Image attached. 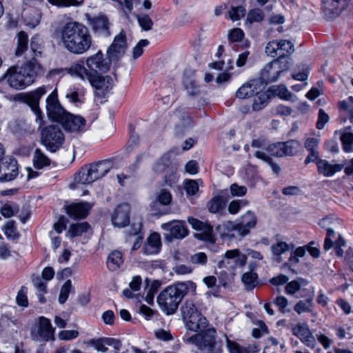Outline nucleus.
<instances>
[{
  "label": "nucleus",
  "mask_w": 353,
  "mask_h": 353,
  "mask_svg": "<svg viewBox=\"0 0 353 353\" xmlns=\"http://www.w3.org/2000/svg\"><path fill=\"white\" fill-rule=\"evenodd\" d=\"M63 127L70 132H83L85 131V119L81 117L68 113L61 121Z\"/></svg>",
  "instance_id": "nucleus-22"
},
{
  "label": "nucleus",
  "mask_w": 353,
  "mask_h": 353,
  "mask_svg": "<svg viewBox=\"0 0 353 353\" xmlns=\"http://www.w3.org/2000/svg\"><path fill=\"white\" fill-rule=\"evenodd\" d=\"M241 281L246 290H252L259 284L257 274L253 271L245 272L241 276Z\"/></svg>",
  "instance_id": "nucleus-39"
},
{
  "label": "nucleus",
  "mask_w": 353,
  "mask_h": 353,
  "mask_svg": "<svg viewBox=\"0 0 353 353\" xmlns=\"http://www.w3.org/2000/svg\"><path fill=\"white\" fill-rule=\"evenodd\" d=\"M111 61L110 59H105L102 52L99 50L95 54L86 59L88 73L107 72L110 68Z\"/></svg>",
  "instance_id": "nucleus-16"
},
{
  "label": "nucleus",
  "mask_w": 353,
  "mask_h": 353,
  "mask_svg": "<svg viewBox=\"0 0 353 353\" xmlns=\"http://www.w3.org/2000/svg\"><path fill=\"white\" fill-rule=\"evenodd\" d=\"M189 290H196V284L190 281L178 282L167 287L157 296L160 309L167 315L175 313Z\"/></svg>",
  "instance_id": "nucleus-2"
},
{
  "label": "nucleus",
  "mask_w": 353,
  "mask_h": 353,
  "mask_svg": "<svg viewBox=\"0 0 353 353\" xmlns=\"http://www.w3.org/2000/svg\"><path fill=\"white\" fill-rule=\"evenodd\" d=\"M292 334L298 337L302 343L309 347H314L315 338L310 332L306 323H298L290 325Z\"/></svg>",
  "instance_id": "nucleus-21"
},
{
  "label": "nucleus",
  "mask_w": 353,
  "mask_h": 353,
  "mask_svg": "<svg viewBox=\"0 0 353 353\" xmlns=\"http://www.w3.org/2000/svg\"><path fill=\"white\" fill-rule=\"evenodd\" d=\"M190 262L196 265H205L208 262V256L204 252H197L190 256Z\"/></svg>",
  "instance_id": "nucleus-53"
},
{
  "label": "nucleus",
  "mask_w": 353,
  "mask_h": 353,
  "mask_svg": "<svg viewBox=\"0 0 353 353\" xmlns=\"http://www.w3.org/2000/svg\"><path fill=\"white\" fill-rule=\"evenodd\" d=\"M330 117L323 109H320L318 114V120L316 122V128L321 130L324 128L325 125L329 121Z\"/></svg>",
  "instance_id": "nucleus-63"
},
{
  "label": "nucleus",
  "mask_w": 353,
  "mask_h": 353,
  "mask_svg": "<svg viewBox=\"0 0 353 353\" xmlns=\"http://www.w3.org/2000/svg\"><path fill=\"white\" fill-rule=\"evenodd\" d=\"M247 262V256L242 254L238 249L225 252L223 259L219 261V268L234 271L236 268L243 267Z\"/></svg>",
  "instance_id": "nucleus-11"
},
{
  "label": "nucleus",
  "mask_w": 353,
  "mask_h": 353,
  "mask_svg": "<svg viewBox=\"0 0 353 353\" xmlns=\"http://www.w3.org/2000/svg\"><path fill=\"white\" fill-rule=\"evenodd\" d=\"M270 250L274 260L278 263H281L282 261L281 254L290 250V245L286 242L279 241L275 244H272L270 246Z\"/></svg>",
  "instance_id": "nucleus-37"
},
{
  "label": "nucleus",
  "mask_w": 353,
  "mask_h": 353,
  "mask_svg": "<svg viewBox=\"0 0 353 353\" xmlns=\"http://www.w3.org/2000/svg\"><path fill=\"white\" fill-rule=\"evenodd\" d=\"M181 311L187 329L199 332L206 328L208 321L201 315L198 306L192 301L187 300L182 306Z\"/></svg>",
  "instance_id": "nucleus-6"
},
{
  "label": "nucleus",
  "mask_w": 353,
  "mask_h": 353,
  "mask_svg": "<svg viewBox=\"0 0 353 353\" xmlns=\"http://www.w3.org/2000/svg\"><path fill=\"white\" fill-rule=\"evenodd\" d=\"M186 339L188 343L194 344L203 353H223V343L216 340V332L213 327L200 330Z\"/></svg>",
  "instance_id": "nucleus-5"
},
{
  "label": "nucleus",
  "mask_w": 353,
  "mask_h": 353,
  "mask_svg": "<svg viewBox=\"0 0 353 353\" xmlns=\"http://www.w3.org/2000/svg\"><path fill=\"white\" fill-rule=\"evenodd\" d=\"M28 37L23 32H19L17 34V47L15 50V54L17 57L21 56L28 49Z\"/></svg>",
  "instance_id": "nucleus-44"
},
{
  "label": "nucleus",
  "mask_w": 353,
  "mask_h": 353,
  "mask_svg": "<svg viewBox=\"0 0 353 353\" xmlns=\"http://www.w3.org/2000/svg\"><path fill=\"white\" fill-rule=\"evenodd\" d=\"M90 208L91 205L88 203H73L67 207L66 212L72 219H84Z\"/></svg>",
  "instance_id": "nucleus-26"
},
{
  "label": "nucleus",
  "mask_w": 353,
  "mask_h": 353,
  "mask_svg": "<svg viewBox=\"0 0 353 353\" xmlns=\"http://www.w3.org/2000/svg\"><path fill=\"white\" fill-rule=\"evenodd\" d=\"M343 149L346 152L353 151V134L352 132H343L341 136Z\"/></svg>",
  "instance_id": "nucleus-50"
},
{
  "label": "nucleus",
  "mask_w": 353,
  "mask_h": 353,
  "mask_svg": "<svg viewBox=\"0 0 353 353\" xmlns=\"http://www.w3.org/2000/svg\"><path fill=\"white\" fill-rule=\"evenodd\" d=\"M300 143L296 140H290L285 142H278L269 144L266 150L268 152L276 157L285 156H293L297 148L300 147Z\"/></svg>",
  "instance_id": "nucleus-13"
},
{
  "label": "nucleus",
  "mask_w": 353,
  "mask_h": 353,
  "mask_svg": "<svg viewBox=\"0 0 353 353\" xmlns=\"http://www.w3.org/2000/svg\"><path fill=\"white\" fill-rule=\"evenodd\" d=\"M319 143V139L317 138L310 137L307 138L305 143L304 147L308 152L318 151V146Z\"/></svg>",
  "instance_id": "nucleus-64"
},
{
  "label": "nucleus",
  "mask_w": 353,
  "mask_h": 353,
  "mask_svg": "<svg viewBox=\"0 0 353 353\" xmlns=\"http://www.w3.org/2000/svg\"><path fill=\"white\" fill-rule=\"evenodd\" d=\"M41 70V65L36 59L32 58L21 66L10 68L5 74V79L11 88L23 90L34 81Z\"/></svg>",
  "instance_id": "nucleus-3"
},
{
  "label": "nucleus",
  "mask_w": 353,
  "mask_h": 353,
  "mask_svg": "<svg viewBox=\"0 0 353 353\" xmlns=\"http://www.w3.org/2000/svg\"><path fill=\"white\" fill-rule=\"evenodd\" d=\"M18 207L16 205H3L0 210L1 214L6 218H10L18 212Z\"/></svg>",
  "instance_id": "nucleus-61"
},
{
  "label": "nucleus",
  "mask_w": 353,
  "mask_h": 353,
  "mask_svg": "<svg viewBox=\"0 0 353 353\" xmlns=\"http://www.w3.org/2000/svg\"><path fill=\"white\" fill-rule=\"evenodd\" d=\"M90 228L87 222H82L76 224H72L68 231V234L70 238L81 236L86 232Z\"/></svg>",
  "instance_id": "nucleus-42"
},
{
  "label": "nucleus",
  "mask_w": 353,
  "mask_h": 353,
  "mask_svg": "<svg viewBox=\"0 0 353 353\" xmlns=\"http://www.w3.org/2000/svg\"><path fill=\"white\" fill-rule=\"evenodd\" d=\"M92 345L98 351L105 352L108 351L107 346H111L116 350H120L121 343L119 340L113 338H103L92 341Z\"/></svg>",
  "instance_id": "nucleus-29"
},
{
  "label": "nucleus",
  "mask_w": 353,
  "mask_h": 353,
  "mask_svg": "<svg viewBox=\"0 0 353 353\" xmlns=\"http://www.w3.org/2000/svg\"><path fill=\"white\" fill-rule=\"evenodd\" d=\"M30 49L35 57L41 56L42 54L43 47L41 40L37 37H33L30 42Z\"/></svg>",
  "instance_id": "nucleus-54"
},
{
  "label": "nucleus",
  "mask_w": 353,
  "mask_h": 353,
  "mask_svg": "<svg viewBox=\"0 0 353 353\" xmlns=\"http://www.w3.org/2000/svg\"><path fill=\"white\" fill-rule=\"evenodd\" d=\"M347 1L348 0H322L323 11L329 18H335L346 8Z\"/></svg>",
  "instance_id": "nucleus-24"
},
{
  "label": "nucleus",
  "mask_w": 353,
  "mask_h": 353,
  "mask_svg": "<svg viewBox=\"0 0 353 353\" xmlns=\"http://www.w3.org/2000/svg\"><path fill=\"white\" fill-rule=\"evenodd\" d=\"M341 224V220L333 215L323 218L319 221V225L325 229L334 228V230H336Z\"/></svg>",
  "instance_id": "nucleus-45"
},
{
  "label": "nucleus",
  "mask_w": 353,
  "mask_h": 353,
  "mask_svg": "<svg viewBox=\"0 0 353 353\" xmlns=\"http://www.w3.org/2000/svg\"><path fill=\"white\" fill-rule=\"evenodd\" d=\"M248 204V201L245 199H236L231 201L228 205V212L231 214H237L242 207Z\"/></svg>",
  "instance_id": "nucleus-52"
},
{
  "label": "nucleus",
  "mask_w": 353,
  "mask_h": 353,
  "mask_svg": "<svg viewBox=\"0 0 353 353\" xmlns=\"http://www.w3.org/2000/svg\"><path fill=\"white\" fill-rule=\"evenodd\" d=\"M33 163L35 168L41 169L45 166L49 165L50 160L40 149L37 148L33 157Z\"/></svg>",
  "instance_id": "nucleus-43"
},
{
  "label": "nucleus",
  "mask_w": 353,
  "mask_h": 353,
  "mask_svg": "<svg viewBox=\"0 0 353 353\" xmlns=\"http://www.w3.org/2000/svg\"><path fill=\"white\" fill-rule=\"evenodd\" d=\"M85 18L94 34L104 37H108L111 35V23L105 14L100 13L92 17L86 14Z\"/></svg>",
  "instance_id": "nucleus-10"
},
{
  "label": "nucleus",
  "mask_w": 353,
  "mask_h": 353,
  "mask_svg": "<svg viewBox=\"0 0 353 353\" xmlns=\"http://www.w3.org/2000/svg\"><path fill=\"white\" fill-rule=\"evenodd\" d=\"M123 263V254L121 252L115 250L112 252L107 260V266L110 271L118 270Z\"/></svg>",
  "instance_id": "nucleus-36"
},
{
  "label": "nucleus",
  "mask_w": 353,
  "mask_h": 353,
  "mask_svg": "<svg viewBox=\"0 0 353 353\" xmlns=\"http://www.w3.org/2000/svg\"><path fill=\"white\" fill-rule=\"evenodd\" d=\"M46 92L47 88L42 86L21 96L22 101L28 104L37 115L36 121L39 123V126L42 125L41 112L39 108V99Z\"/></svg>",
  "instance_id": "nucleus-12"
},
{
  "label": "nucleus",
  "mask_w": 353,
  "mask_h": 353,
  "mask_svg": "<svg viewBox=\"0 0 353 353\" xmlns=\"http://www.w3.org/2000/svg\"><path fill=\"white\" fill-rule=\"evenodd\" d=\"M46 110L50 118L59 122H61L63 117H65V116L68 113L59 103L55 90H54L46 99Z\"/></svg>",
  "instance_id": "nucleus-18"
},
{
  "label": "nucleus",
  "mask_w": 353,
  "mask_h": 353,
  "mask_svg": "<svg viewBox=\"0 0 353 353\" xmlns=\"http://www.w3.org/2000/svg\"><path fill=\"white\" fill-rule=\"evenodd\" d=\"M52 6H54L59 8H68L70 6L79 7L81 6L84 0H47Z\"/></svg>",
  "instance_id": "nucleus-47"
},
{
  "label": "nucleus",
  "mask_w": 353,
  "mask_h": 353,
  "mask_svg": "<svg viewBox=\"0 0 353 353\" xmlns=\"http://www.w3.org/2000/svg\"><path fill=\"white\" fill-rule=\"evenodd\" d=\"M316 165L319 174L327 177L333 176L343 168L342 164H331L324 159L317 161Z\"/></svg>",
  "instance_id": "nucleus-28"
},
{
  "label": "nucleus",
  "mask_w": 353,
  "mask_h": 353,
  "mask_svg": "<svg viewBox=\"0 0 353 353\" xmlns=\"http://www.w3.org/2000/svg\"><path fill=\"white\" fill-rule=\"evenodd\" d=\"M307 282L303 278H297L296 279L292 281L289 283L287 282L285 286V292L288 294H294L297 292L302 286H305Z\"/></svg>",
  "instance_id": "nucleus-46"
},
{
  "label": "nucleus",
  "mask_w": 353,
  "mask_h": 353,
  "mask_svg": "<svg viewBox=\"0 0 353 353\" xmlns=\"http://www.w3.org/2000/svg\"><path fill=\"white\" fill-rule=\"evenodd\" d=\"M257 222V218L255 214L251 212L248 211L243 216H241L239 224V235L244 236L247 235L251 228L255 227Z\"/></svg>",
  "instance_id": "nucleus-27"
},
{
  "label": "nucleus",
  "mask_w": 353,
  "mask_h": 353,
  "mask_svg": "<svg viewBox=\"0 0 353 353\" xmlns=\"http://www.w3.org/2000/svg\"><path fill=\"white\" fill-rule=\"evenodd\" d=\"M184 189L189 195H194L199 190L197 182L192 179H188L184 181Z\"/></svg>",
  "instance_id": "nucleus-57"
},
{
  "label": "nucleus",
  "mask_w": 353,
  "mask_h": 353,
  "mask_svg": "<svg viewBox=\"0 0 353 353\" xmlns=\"http://www.w3.org/2000/svg\"><path fill=\"white\" fill-rule=\"evenodd\" d=\"M65 141V135L59 125H50L41 130V143L51 152L59 150Z\"/></svg>",
  "instance_id": "nucleus-7"
},
{
  "label": "nucleus",
  "mask_w": 353,
  "mask_h": 353,
  "mask_svg": "<svg viewBox=\"0 0 353 353\" xmlns=\"http://www.w3.org/2000/svg\"><path fill=\"white\" fill-rule=\"evenodd\" d=\"M161 245V238L158 233L150 234L143 250L146 254H154L159 252Z\"/></svg>",
  "instance_id": "nucleus-30"
},
{
  "label": "nucleus",
  "mask_w": 353,
  "mask_h": 353,
  "mask_svg": "<svg viewBox=\"0 0 353 353\" xmlns=\"http://www.w3.org/2000/svg\"><path fill=\"white\" fill-rule=\"evenodd\" d=\"M188 221L193 229L199 232L194 234L196 239L212 243L215 242L212 226L206 222H203L193 217H188Z\"/></svg>",
  "instance_id": "nucleus-14"
},
{
  "label": "nucleus",
  "mask_w": 353,
  "mask_h": 353,
  "mask_svg": "<svg viewBox=\"0 0 353 353\" xmlns=\"http://www.w3.org/2000/svg\"><path fill=\"white\" fill-rule=\"evenodd\" d=\"M18 175V165L17 161L10 157L0 160V181H10Z\"/></svg>",
  "instance_id": "nucleus-17"
},
{
  "label": "nucleus",
  "mask_w": 353,
  "mask_h": 353,
  "mask_svg": "<svg viewBox=\"0 0 353 353\" xmlns=\"http://www.w3.org/2000/svg\"><path fill=\"white\" fill-rule=\"evenodd\" d=\"M172 201V195L169 191H167L165 190H162L157 195V201H153L151 205L150 208L152 211L154 212V214L157 215H162L164 214V212H162L161 210H159L157 208L159 203L163 205H169Z\"/></svg>",
  "instance_id": "nucleus-31"
},
{
  "label": "nucleus",
  "mask_w": 353,
  "mask_h": 353,
  "mask_svg": "<svg viewBox=\"0 0 353 353\" xmlns=\"http://www.w3.org/2000/svg\"><path fill=\"white\" fill-rule=\"evenodd\" d=\"M269 95L259 90V92L254 94L252 109L254 111H259L264 108L268 103Z\"/></svg>",
  "instance_id": "nucleus-38"
},
{
  "label": "nucleus",
  "mask_w": 353,
  "mask_h": 353,
  "mask_svg": "<svg viewBox=\"0 0 353 353\" xmlns=\"http://www.w3.org/2000/svg\"><path fill=\"white\" fill-rule=\"evenodd\" d=\"M73 290L72 281L67 280L62 285L59 296V302L63 304L68 299L70 292Z\"/></svg>",
  "instance_id": "nucleus-51"
},
{
  "label": "nucleus",
  "mask_w": 353,
  "mask_h": 353,
  "mask_svg": "<svg viewBox=\"0 0 353 353\" xmlns=\"http://www.w3.org/2000/svg\"><path fill=\"white\" fill-rule=\"evenodd\" d=\"M282 63V58L276 59L272 62L265 65L261 72V77L258 80L261 81L260 86L263 88L264 84L267 85L278 80L279 74L276 71V65L279 63Z\"/></svg>",
  "instance_id": "nucleus-23"
},
{
  "label": "nucleus",
  "mask_w": 353,
  "mask_h": 353,
  "mask_svg": "<svg viewBox=\"0 0 353 353\" xmlns=\"http://www.w3.org/2000/svg\"><path fill=\"white\" fill-rule=\"evenodd\" d=\"M263 19V13L260 9H253L250 10L247 16V21L250 23L254 22H260Z\"/></svg>",
  "instance_id": "nucleus-55"
},
{
  "label": "nucleus",
  "mask_w": 353,
  "mask_h": 353,
  "mask_svg": "<svg viewBox=\"0 0 353 353\" xmlns=\"http://www.w3.org/2000/svg\"><path fill=\"white\" fill-rule=\"evenodd\" d=\"M261 81L252 79L239 88L236 91V96L239 99H245L253 97L255 93L259 92V90H262L260 86Z\"/></svg>",
  "instance_id": "nucleus-25"
},
{
  "label": "nucleus",
  "mask_w": 353,
  "mask_h": 353,
  "mask_svg": "<svg viewBox=\"0 0 353 353\" xmlns=\"http://www.w3.org/2000/svg\"><path fill=\"white\" fill-rule=\"evenodd\" d=\"M349 101H343L339 103L340 108L346 111L350 119H353V99L350 97Z\"/></svg>",
  "instance_id": "nucleus-62"
},
{
  "label": "nucleus",
  "mask_w": 353,
  "mask_h": 353,
  "mask_svg": "<svg viewBox=\"0 0 353 353\" xmlns=\"http://www.w3.org/2000/svg\"><path fill=\"white\" fill-rule=\"evenodd\" d=\"M227 199L223 196H216L213 197L208 204V210L212 213L219 212L223 210L227 202Z\"/></svg>",
  "instance_id": "nucleus-41"
},
{
  "label": "nucleus",
  "mask_w": 353,
  "mask_h": 353,
  "mask_svg": "<svg viewBox=\"0 0 353 353\" xmlns=\"http://www.w3.org/2000/svg\"><path fill=\"white\" fill-rule=\"evenodd\" d=\"M327 232L326 237L324 242V250H329L333 246V240H335L336 232L334 228L325 229Z\"/></svg>",
  "instance_id": "nucleus-58"
},
{
  "label": "nucleus",
  "mask_w": 353,
  "mask_h": 353,
  "mask_svg": "<svg viewBox=\"0 0 353 353\" xmlns=\"http://www.w3.org/2000/svg\"><path fill=\"white\" fill-rule=\"evenodd\" d=\"M278 51L279 55H283V57H287L288 54H292L294 49V45L289 40L282 39L277 41Z\"/></svg>",
  "instance_id": "nucleus-48"
},
{
  "label": "nucleus",
  "mask_w": 353,
  "mask_h": 353,
  "mask_svg": "<svg viewBox=\"0 0 353 353\" xmlns=\"http://www.w3.org/2000/svg\"><path fill=\"white\" fill-rule=\"evenodd\" d=\"M74 180L81 184H90L97 181L90 165L82 168L76 174Z\"/></svg>",
  "instance_id": "nucleus-33"
},
{
  "label": "nucleus",
  "mask_w": 353,
  "mask_h": 353,
  "mask_svg": "<svg viewBox=\"0 0 353 353\" xmlns=\"http://www.w3.org/2000/svg\"><path fill=\"white\" fill-rule=\"evenodd\" d=\"M127 48V42L125 34L121 31L117 34L111 44L108 48L107 55L110 60H117L122 57Z\"/></svg>",
  "instance_id": "nucleus-19"
},
{
  "label": "nucleus",
  "mask_w": 353,
  "mask_h": 353,
  "mask_svg": "<svg viewBox=\"0 0 353 353\" xmlns=\"http://www.w3.org/2000/svg\"><path fill=\"white\" fill-rule=\"evenodd\" d=\"M130 205L123 203L117 206L112 214L111 221L114 227L119 228L127 226L130 223Z\"/></svg>",
  "instance_id": "nucleus-20"
},
{
  "label": "nucleus",
  "mask_w": 353,
  "mask_h": 353,
  "mask_svg": "<svg viewBox=\"0 0 353 353\" xmlns=\"http://www.w3.org/2000/svg\"><path fill=\"white\" fill-rule=\"evenodd\" d=\"M314 296L310 294L305 300L299 301L294 306V310L299 314L304 312H311L314 308Z\"/></svg>",
  "instance_id": "nucleus-35"
},
{
  "label": "nucleus",
  "mask_w": 353,
  "mask_h": 353,
  "mask_svg": "<svg viewBox=\"0 0 353 353\" xmlns=\"http://www.w3.org/2000/svg\"><path fill=\"white\" fill-rule=\"evenodd\" d=\"M161 228L165 232L164 236L168 240L183 239L188 234V230L183 221L174 220L163 223Z\"/></svg>",
  "instance_id": "nucleus-15"
},
{
  "label": "nucleus",
  "mask_w": 353,
  "mask_h": 353,
  "mask_svg": "<svg viewBox=\"0 0 353 353\" xmlns=\"http://www.w3.org/2000/svg\"><path fill=\"white\" fill-rule=\"evenodd\" d=\"M68 72L81 79H87L90 84L96 89V94L99 97H104L114 84L113 80L110 76H101L99 74L88 73V70L83 65V63H73L68 69Z\"/></svg>",
  "instance_id": "nucleus-4"
},
{
  "label": "nucleus",
  "mask_w": 353,
  "mask_h": 353,
  "mask_svg": "<svg viewBox=\"0 0 353 353\" xmlns=\"http://www.w3.org/2000/svg\"><path fill=\"white\" fill-rule=\"evenodd\" d=\"M138 22L143 30L148 31L152 29L153 22L148 14H141L137 17Z\"/></svg>",
  "instance_id": "nucleus-56"
},
{
  "label": "nucleus",
  "mask_w": 353,
  "mask_h": 353,
  "mask_svg": "<svg viewBox=\"0 0 353 353\" xmlns=\"http://www.w3.org/2000/svg\"><path fill=\"white\" fill-rule=\"evenodd\" d=\"M246 9L244 6H231L228 12V18L232 21H238L245 15Z\"/></svg>",
  "instance_id": "nucleus-49"
},
{
  "label": "nucleus",
  "mask_w": 353,
  "mask_h": 353,
  "mask_svg": "<svg viewBox=\"0 0 353 353\" xmlns=\"http://www.w3.org/2000/svg\"><path fill=\"white\" fill-rule=\"evenodd\" d=\"M32 281L34 286L37 288L38 293V298L41 303H45L46 300L44 297V294L47 292L46 283L42 281L39 275H32Z\"/></svg>",
  "instance_id": "nucleus-40"
},
{
  "label": "nucleus",
  "mask_w": 353,
  "mask_h": 353,
  "mask_svg": "<svg viewBox=\"0 0 353 353\" xmlns=\"http://www.w3.org/2000/svg\"><path fill=\"white\" fill-rule=\"evenodd\" d=\"M272 92V94L279 97L280 99L285 101H296L297 98L293 95L287 88L285 85H279L276 86H272L269 89Z\"/></svg>",
  "instance_id": "nucleus-34"
},
{
  "label": "nucleus",
  "mask_w": 353,
  "mask_h": 353,
  "mask_svg": "<svg viewBox=\"0 0 353 353\" xmlns=\"http://www.w3.org/2000/svg\"><path fill=\"white\" fill-rule=\"evenodd\" d=\"M154 170L157 173L165 174V181L168 185L171 186L176 183L178 165L174 159L172 158V154L166 153L163 154L155 163Z\"/></svg>",
  "instance_id": "nucleus-8"
},
{
  "label": "nucleus",
  "mask_w": 353,
  "mask_h": 353,
  "mask_svg": "<svg viewBox=\"0 0 353 353\" xmlns=\"http://www.w3.org/2000/svg\"><path fill=\"white\" fill-rule=\"evenodd\" d=\"M32 340L39 342L54 339V329L52 327L50 319L40 316L32 325L30 332Z\"/></svg>",
  "instance_id": "nucleus-9"
},
{
  "label": "nucleus",
  "mask_w": 353,
  "mask_h": 353,
  "mask_svg": "<svg viewBox=\"0 0 353 353\" xmlns=\"http://www.w3.org/2000/svg\"><path fill=\"white\" fill-rule=\"evenodd\" d=\"M59 33L64 48L74 54H83L93 45L88 28L81 23L67 22L61 26Z\"/></svg>",
  "instance_id": "nucleus-1"
},
{
  "label": "nucleus",
  "mask_w": 353,
  "mask_h": 353,
  "mask_svg": "<svg viewBox=\"0 0 353 353\" xmlns=\"http://www.w3.org/2000/svg\"><path fill=\"white\" fill-rule=\"evenodd\" d=\"M92 171L96 178L98 180L103 177L112 168V162L109 160H104L99 161L95 163L90 164Z\"/></svg>",
  "instance_id": "nucleus-32"
},
{
  "label": "nucleus",
  "mask_w": 353,
  "mask_h": 353,
  "mask_svg": "<svg viewBox=\"0 0 353 353\" xmlns=\"http://www.w3.org/2000/svg\"><path fill=\"white\" fill-rule=\"evenodd\" d=\"M244 37L243 30L240 28H234L231 30L228 34V38L231 42H239Z\"/></svg>",
  "instance_id": "nucleus-60"
},
{
  "label": "nucleus",
  "mask_w": 353,
  "mask_h": 353,
  "mask_svg": "<svg viewBox=\"0 0 353 353\" xmlns=\"http://www.w3.org/2000/svg\"><path fill=\"white\" fill-rule=\"evenodd\" d=\"M230 194L232 196H243L247 193V188L234 183L230 187Z\"/></svg>",
  "instance_id": "nucleus-59"
}]
</instances>
